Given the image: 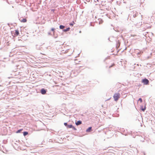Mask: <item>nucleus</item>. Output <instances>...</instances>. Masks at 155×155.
Segmentation results:
<instances>
[{
    "label": "nucleus",
    "mask_w": 155,
    "mask_h": 155,
    "mask_svg": "<svg viewBox=\"0 0 155 155\" xmlns=\"http://www.w3.org/2000/svg\"><path fill=\"white\" fill-rule=\"evenodd\" d=\"M79 32L80 33H81V31H80Z\"/></svg>",
    "instance_id": "393cba45"
},
{
    "label": "nucleus",
    "mask_w": 155,
    "mask_h": 155,
    "mask_svg": "<svg viewBox=\"0 0 155 155\" xmlns=\"http://www.w3.org/2000/svg\"><path fill=\"white\" fill-rule=\"evenodd\" d=\"M57 36L55 37V38H57Z\"/></svg>",
    "instance_id": "a878e982"
},
{
    "label": "nucleus",
    "mask_w": 155,
    "mask_h": 155,
    "mask_svg": "<svg viewBox=\"0 0 155 155\" xmlns=\"http://www.w3.org/2000/svg\"><path fill=\"white\" fill-rule=\"evenodd\" d=\"M64 125H65V126L67 127L68 124L67 123H64Z\"/></svg>",
    "instance_id": "aec40b11"
},
{
    "label": "nucleus",
    "mask_w": 155,
    "mask_h": 155,
    "mask_svg": "<svg viewBox=\"0 0 155 155\" xmlns=\"http://www.w3.org/2000/svg\"><path fill=\"white\" fill-rule=\"evenodd\" d=\"M46 90L45 89L43 88L41 90V92L42 94H45L46 92Z\"/></svg>",
    "instance_id": "7ed1b4c3"
},
{
    "label": "nucleus",
    "mask_w": 155,
    "mask_h": 155,
    "mask_svg": "<svg viewBox=\"0 0 155 155\" xmlns=\"http://www.w3.org/2000/svg\"><path fill=\"white\" fill-rule=\"evenodd\" d=\"M67 128H72V127H73V125L72 124H70V125H68L67 127H66Z\"/></svg>",
    "instance_id": "9d476101"
},
{
    "label": "nucleus",
    "mask_w": 155,
    "mask_h": 155,
    "mask_svg": "<svg viewBox=\"0 0 155 155\" xmlns=\"http://www.w3.org/2000/svg\"><path fill=\"white\" fill-rule=\"evenodd\" d=\"M97 20L99 21V24L100 25L102 24L103 22V21L101 19L98 18Z\"/></svg>",
    "instance_id": "423d86ee"
},
{
    "label": "nucleus",
    "mask_w": 155,
    "mask_h": 155,
    "mask_svg": "<svg viewBox=\"0 0 155 155\" xmlns=\"http://www.w3.org/2000/svg\"><path fill=\"white\" fill-rule=\"evenodd\" d=\"M48 35H51V32H48Z\"/></svg>",
    "instance_id": "4be33fe9"
},
{
    "label": "nucleus",
    "mask_w": 155,
    "mask_h": 155,
    "mask_svg": "<svg viewBox=\"0 0 155 155\" xmlns=\"http://www.w3.org/2000/svg\"><path fill=\"white\" fill-rule=\"evenodd\" d=\"M120 94L119 93H115L114 95V100L115 101H117L119 98Z\"/></svg>",
    "instance_id": "f257e3e1"
},
{
    "label": "nucleus",
    "mask_w": 155,
    "mask_h": 155,
    "mask_svg": "<svg viewBox=\"0 0 155 155\" xmlns=\"http://www.w3.org/2000/svg\"><path fill=\"white\" fill-rule=\"evenodd\" d=\"M65 27V26L62 25H61L59 26V28L60 29H63Z\"/></svg>",
    "instance_id": "9b49d317"
},
{
    "label": "nucleus",
    "mask_w": 155,
    "mask_h": 155,
    "mask_svg": "<svg viewBox=\"0 0 155 155\" xmlns=\"http://www.w3.org/2000/svg\"><path fill=\"white\" fill-rule=\"evenodd\" d=\"M108 39H109H109H110V38H109Z\"/></svg>",
    "instance_id": "bb28decb"
},
{
    "label": "nucleus",
    "mask_w": 155,
    "mask_h": 155,
    "mask_svg": "<svg viewBox=\"0 0 155 155\" xmlns=\"http://www.w3.org/2000/svg\"><path fill=\"white\" fill-rule=\"evenodd\" d=\"M70 28L69 27L67 28L66 29H64L63 30V31L64 32H66L69 31L70 30Z\"/></svg>",
    "instance_id": "6e6552de"
},
{
    "label": "nucleus",
    "mask_w": 155,
    "mask_h": 155,
    "mask_svg": "<svg viewBox=\"0 0 155 155\" xmlns=\"http://www.w3.org/2000/svg\"><path fill=\"white\" fill-rule=\"evenodd\" d=\"M70 25L71 26H73V24L72 23H71L70 24Z\"/></svg>",
    "instance_id": "412c9836"
},
{
    "label": "nucleus",
    "mask_w": 155,
    "mask_h": 155,
    "mask_svg": "<svg viewBox=\"0 0 155 155\" xmlns=\"http://www.w3.org/2000/svg\"><path fill=\"white\" fill-rule=\"evenodd\" d=\"M91 26H94V25H92V23H91Z\"/></svg>",
    "instance_id": "5701e85b"
},
{
    "label": "nucleus",
    "mask_w": 155,
    "mask_h": 155,
    "mask_svg": "<svg viewBox=\"0 0 155 155\" xmlns=\"http://www.w3.org/2000/svg\"><path fill=\"white\" fill-rule=\"evenodd\" d=\"M55 30V28H51V31H53V33H54V30Z\"/></svg>",
    "instance_id": "f3484780"
},
{
    "label": "nucleus",
    "mask_w": 155,
    "mask_h": 155,
    "mask_svg": "<svg viewBox=\"0 0 155 155\" xmlns=\"http://www.w3.org/2000/svg\"><path fill=\"white\" fill-rule=\"evenodd\" d=\"M142 82H143L144 84L147 85L149 84V81L147 79L144 78L142 80Z\"/></svg>",
    "instance_id": "f03ea898"
},
{
    "label": "nucleus",
    "mask_w": 155,
    "mask_h": 155,
    "mask_svg": "<svg viewBox=\"0 0 155 155\" xmlns=\"http://www.w3.org/2000/svg\"><path fill=\"white\" fill-rule=\"evenodd\" d=\"M82 124V121L81 120L78 121L77 122H75V124L76 125L78 126L81 124Z\"/></svg>",
    "instance_id": "39448f33"
},
{
    "label": "nucleus",
    "mask_w": 155,
    "mask_h": 155,
    "mask_svg": "<svg viewBox=\"0 0 155 155\" xmlns=\"http://www.w3.org/2000/svg\"><path fill=\"white\" fill-rule=\"evenodd\" d=\"M91 130H92V127H88V128L86 130V131L87 132H90L91 131Z\"/></svg>",
    "instance_id": "0eeeda50"
},
{
    "label": "nucleus",
    "mask_w": 155,
    "mask_h": 155,
    "mask_svg": "<svg viewBox=\"0 0 155 155\" xmlns=\"http://www.w3.org/2000/svg\"><path fill=\"white\" fill-rule=\"evenodd\" d=\"M141 110H142L143 111H144L146 109V107L145 106L144 107V108H143V106H142L141 107Z\"/></svg>",
    "instance_id": "2eb2a0df"
},
{
    "label": "nucleus",
    "mask_w": 155,
    "mask_h": 155,
    "mask_svg": "<svg viewBox=\"0 0 155 155\" xmlns=\"http://www.w3.org/2000/svg\"><path fill=\"white\" fill-rule=\"evenodd\" d=\"M112 65H111V66H110L109 67V68H111V67H112Z\"/></svg>",
    "instance_id": "b1692460"
},
{
    "label": "nucleus",
    "mask_w": 155,
    "mask_h": 155,
    "mask_svg": "<svg viewBox=\"0 0 155 155\" xmlns=\"http://www.w3.org/2000/svg\"><path fill=\"white\" fill-rule=\"evenodd\" d=\"M131 15L133 16L134 18L137 16V12L136 11H133L131 12Z\"/></svg>",
    "instance_id": "20e7f679"
},
{
    "label": "nucleus",
    "mask_w": 155,
    "mask_h": 155,
    "mask_svg": "<svg viewBox=\"0 0 155 155\" xmlns=\"http://www.w3.org/2000/svg\"><path fill=\"white\" fill-rule=\"evenodd\" d=\"M23 135H24V136H26L28 134V132H27V131H24V132H23Z\"/></svg>",
    "instance_id": "ddd939ff"
},
{
    "label": "nucleus",
    "mask_w": 155,
    "mask_h": 155,
    "mask_svg": "<svg viewBox=\"0 0 155 155\" xmlns=\"http://www.w3.org/2000/svg\"><path fill=\"white\" fill-rule=\"evenodd\" d=\"M72 128L74 130H77V129L76 128H75L73 126V127H72Z\"/></svg>",
    "instance_id": "a211bd4d"
},
{
    "label": "nucleus",
    "mask_w": 155,
    "mask_h": 155,
    "mask_svg": "<svg viewBox=\"0 0 155 155\" xmlns=\"http://www.w3.org/2000/svg\"><path fill=\"white\" fill-rule=\"evenodd\" d=\"M36 48L38 50L40 49V47L38 45H36Z\"/></svg>",
    "instance_id": "dca6fc26"
},
{
    "label": "nucleus",
    "mask_w": 155,
    "mask_h": 155,
    "mask_svg": "<svg viewBox=\"0 0 155 155\" xmlns=\"http://www.w3.org/2000/svg\"><path fill=\"white\" fill-rule=\"evenodd\" d=\"M19 34V31L18 30H15V35H18Z\"/></svg>",
    "instance_id": "1a4fd4ad"
},
{
    "label": "nucleus",
    "mask_w": 155,
    "mask_h": 155,
    "mask_svg": "<svg viewBox=\"0 0 155 155\" xmlns=\"http://www.w3.org/2000/svg\"><path fill=\"white\" fill-rule=\"evenodd\" d=\"M27 20L25 18H23L21 21L22 22H26Z\"/></svg>",
    "instance_id": "f8f14e48"
},
{
    "label": "nucleus",
    "mask_w": 155,
    "mask_h": 155,
    "mask_svg": "<svg viewBox=\"0 0 155 155\" xmlns=\"http://www.w3.org/2000/svg\"><path fill=\"white\" fill-rule=\"evenodd\" d=\"M23 130V129H19V130H18L16 132V133H19L20 132H21Z\"/></svg>",
    "instance_id": "4468645a"
},
{
    "label": "nucleus",
    "mask_w": 155,
    "mask_h": 155,
    "mask_svg": "<svg viewBox=\"0 0 155 155\" xmlns=\"http://www.w3.org/2000/svg\"><path fill=\"white\" fill-rule=\"evenodd\" d=\"M138 101H140V102H141V103L142 102V100L141 99V98H139Z\"/></svg>",
    "instance_id": "6ab92c4d"
},
{
    "label": "nucleus",
    "mask_w": 155,
    "mask_h": 155,
    "mask_svg": "<svg viewBox=\"0 0 155 155\" xmlns=\"http://www.w3.org/2000/svg\"><path fill=\"white\" fill-rule=\"evenodd\" d=\"M97 2H98V0H97Z\"/></svg>",
    "instance_id": "cd10ccee"
}]
</instances>
